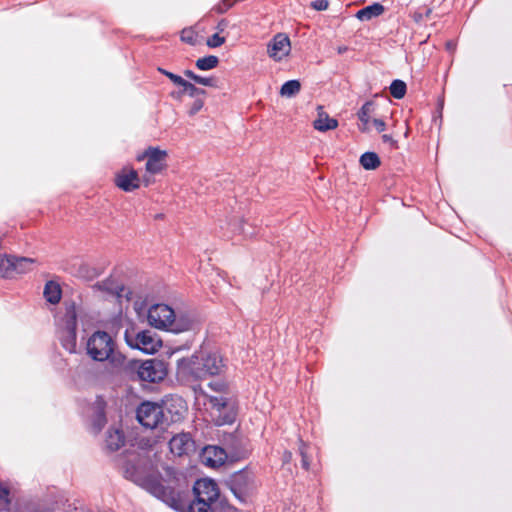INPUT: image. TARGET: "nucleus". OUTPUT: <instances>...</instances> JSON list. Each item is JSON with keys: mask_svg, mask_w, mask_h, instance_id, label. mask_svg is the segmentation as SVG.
<instances>
[{"mask_svg": "<svg viewBox=\"0 0 512 512\" xmlns=\"http://www.w3.org/2000/svg\"><path fill=\"white\" fill-rule=\"evenodd\" d=\"M127 477H130L138 485L163 501L171 508L180 512H214L212 504L219 497V489L212 479H199L193 486L195 499L189 501L186 492L165 486L156 475L143 476L138 467L126 468Z\"/></svg>", "mask_w": 512, "mask_h": 512, "instance_id": "1", "label": "nucleus"}, {"mask_svg": "<svg viewBox=\"0 0 512 512\" xmlns=\"http://www.w3.org/2000/svg\"><path fill=\"white\" fill-rule=\"evenodd\" d=\"M224 369L225 363L218 351L200 349L190 357L178 360L176 376L178 381L191 386L195 392L203 393L200 382L220 375Z\"/></svg>", "mask_w": 512, "mask_h": 512, "instance_id": "2", "label": "nucleus"}, {"mask_svg": "<svg viewBox=\"0 0 512 512\" xmlns=\"http://www.w3.org/2000/svg\"><path fill=\"white\" fill-rule=\"evenodd\" d=\"M148 323L159 330L180 333L189 330L191 322L178 319L174 310L166 304H155L148 310Z\"/></svg>", "mask_w": 512, "mask_h": 512, "instance_id": "3", "label": "nucleus"}, {"mask_svg": "<svg viewBox=\"0 0 512 512\" xmlns=\"http://www.w3.org/2000/svg\"><path fill=\"white\" fill-rule=\"evenodd\" d=\"M64 306L58 321V334L63 348L73 353L77 345V309L74 302H65Z\"/></svg>", "mask_w": 512, "mask_h": 512, "instance_id": "4", "label": "nucleus"}, {"mask_svg": "<svg viewBox=\"0 0 512 512\" xmlns=\"http://www.w3.org/2000/svg\"><path fill=\"white\" fill-rule=\"evenodd\" d=\"M115 349V342L112 337L104 331L94 332L87 340V354L98 362L108 359Z\"/></svg>", "mask_w": 512, "mask_h": 512, "instance_id": "5", "label": "nucleus"}, {"mask_svg": "<svg viewBox=\"0 0 512 512\" xmlns=\"http://www.w3.org/2000/svg\"><path fill=\"white\" fill-rule=\"evenodd\" d=\"M227 485L241 503H246L255 489V478L252 472L241 470L231 475Z\"/></svg>", "mask_w": 512, "mask_h": 512, "instance_id": "6", "label": "nucleus"}, {"mask_svg": "<svg viewBox=\"0 0 512 512\" xmlns=\"http://www.w3.org/2000/svg\"><path fill=\"white\" fill-rule=\"evenodd\" d=\"M137 419L146 428L154 429L167 421L162 405L146 401L137 408Z\"/></svg>", "mask_w": 512, "mask_h": 512, "instance_id": "7", "label": "nucleus"}, {"mask_svg": "<svg viewBox=\"0 0 512 512\" xmlns=\"http://www.w3.org/2000/svg\"><path fill=\"white\" fill-rule=\"evenodd\" d=\"M374 104L368 101L363 104L357 113L360 121L359 130L362 132H370L374 128L377 132H383L386 129V123L382 119L371 117Z\"/></svg>", "mask_w": 512, "mask_h": 512, "instance_id": "8", "label": "nucleus"}, {"mask_svg": "<svg viewBox=\"0 0 512 512\" xmlns=\"http://www.w3.org/2000/svg\"><path fill=\"white\" fill-rule=\"evenodd\" d=\"M138 376L143 381L158 382L166 376V370L161 361L146 360L138 367Z\"/></svg>", "mask_w": 512, "mask_h": 512, "instance_id": "9", "label": "nucleus"}, {"mask_svg": "<svg viewBox=\"0 0 512 512\" xmlns=\"http://www.w3.org/2000/svg\"><path fill=\"white\" fill-rule=\"evenodd\" d=\"M170 452L178 457L189 455L195 450V442L189 433H178L169 441Z\"/></svg>", "mask_w": 512, "mask_h": 512, "instance_id": "10", "label": "nucleus"}, {"mask_svg": "<svg viewBox=\"0 0 512 512\" xmlns=\"http://www.w3.org/2000/svg\"><path fill=\"white\" fill-rule=\"evenodd\" d=\"M129 344L147 354H153L161 347V340L151 331L144 330L137 333L135 343Z\"/></svg>", "mask_w": 512, "mask_h": 512, "instance_id": "11", "label": "nucleus"}, {"mask_svg": "<svg viewBox=\"0 0 512 512\" xmlns=\"http://www.w3.org/2000/svg\"><path fill=\"white\" fill-rule=\"evenodd\" d=\"M115 184L125 192L139 188L140 179L137 171L131 167L122 168L115 176Z\"/></svg>", "mask_w": 512, "mask_h": 512, "instance_id": "12", "label": "nucleus"}, {"mask_svg": "<svg viewBox=\"0 0 512 512\" xmlns=\"http://www.w3.org/2000/svg\"><path fill=\"white\" fill-rule=\"evenodd\" d=\"M147 156L146 171L150 174L160 173L166 166V151L150 147L145 151Z\"/></svg>", "mask_w": 512, "mask_h": 512, "instance_id": "13", "label": "nucleus"}, {"mask_svg": "<svg viewBox=\"0 0 512 512\" xmlns=\"http://www.w3.org/2000/svg\"><path fill=\"white\" fill-rule=\"evenodd\" d=\"M267 52L275 61L282 60L290 52V39L285 34H277L268 45Z\"/></svg>", "mask_w": 512, "mask_h": 512, "instance_id": "14", "label": "nucleus"}, {"mask_svg": "<svg viewBox=\"0 0 512 512\" xmlns=\"http://www.w3.org/2000/svg\"><path fill=\"white\" fill-rule=\"evenodd\" d=\"M38 264L35 258L13 256V278L33 271Z\"/></svg>", "mask_w": 512, "mask_h": 512, "instance_id": "15", "label": "nucleus"}, {"mask_svg": "<svg viewBox=\"0 0 512 512\" xmlns=\"http://www.w3.org/2000/svg\"><path fill=\"white\" fill-rule=\"evenodd\" d=\"M313 126L316 130L325 132L337 128L338 121L330 118L321 107H319L318 118L314 121Z\"/></svg>", "mask_w": 512, "mask_h": 512, "instance_id": "16", "label": "nucleus"}, {"mask_svg": "<svg viewBox=\"0 0 512 512\" xmlns=\"http://www.w3.org/2000/svg\"><path fill=\"white\" fill-rule=\"evenodd\" d=\"M204 458L206 464L210 466H217L224 462L226 454L223 449L218 447H207L204 450Z\"/></svg>", "mask_w": 512, "mask_h": 512, "instance_id": "17", "label": "nucleus"}, {"mask_svg": "<svg viewBox=\"0 0 512 512\" xmlns=\"http://www.w3.org/2000/svg\"><path fill=\"white\" fill-rule=\"evenodd\" d=\"M43 296L47 302L57 304L61 300L62 290L60 285L55 281H48L45 284Z\"/></svg>", "mask_w": 512, "mask_h": 512, "instance_id": "18", "label": "nucleus"}, {"mask_svg": "<svg viewBox=\"0 0 512 512\" xmlns=\"http://www.w3.org/2000/svg\"><path fill=\"white\" fill-rule=\"evenodd\" d=\"M124 444V436L121 430L112 429L107 431L105 446L109 451H116Z\"/></svg>", "mask_w": 512, "mask_h": 512, "instance_id": "19", "label": "nucleus"}, {"mask_svg": "<svg viewBox=\"0 0 512 512\" xmlns=\"http://www.w3.org/2000/svg\"><path fill=\"white\" fill-rule=\"evenodd\" d=\"M384 7L380 3H374L363 9L359 10L356 14V17L360 21H369L374 17L380 16L384 12Z\"/></svg>", "mask_w": 512, "mask_h": 512, "instance_id": "20", "label": "nucleus"}, {"mask_svg": "<svg viewBox=\"0 0 512 512\" xmlns=\"http://www.w3.org/2000/svg\"><path fill=\"white\" fill-rule=\"evenodd\" d=\"M104 406H105V403H104L103 399L97 398L94 403V420H93V426L96 429V431L101 430L102 427L106 423Z\"/></svg>", "mask_w": 512, "mask_h": 512, "instance_id": "21", "label": "nucleus"}, {"mask_svg": "<svg viewBox=\"0 0 512 512\" xmlns=\"http://www.w3.org/2000/svg\"><path fill=\"white\" fill-rule=\"evenodd\" d=\"M13 256L0 254V277L13 278Z\"/></svg>", "mask_w": 512, "mask_h": 512, "instance_id": "22", "label": "nucleus"}, {"mask_svg": "<svg viewBox=\"0 0 512 512\" xmlns=\"http://www.w3.org/2000/svg\"><path fill=\"white\" fill-rule=\"evenodd\" d=\"M361 166L366 170H374L380 166V158L374 152L364 153L359 160Z\"/></svg>", "mask_w": 512, "mask_h": 512, "instance_id": "23", "label": "nucleus"}, {"mask_svg": "<svg viewBox=\"0 0 512 512\" xmlns=\"http://www.w3.org/2000/svg\"><path fill=\"white\" fill-rule=\"evenodd\" d=\"M301 84L298 80H289L285 82L281 89L280 94L283 97H293L300 92Z\"/></svg>", "mask_w": 512, "mask_h": 512, "instance_id": "24", "label": "nucleus"}, {"mask_svg": "<svg viewBox=\"0 0 512 512\" xmlns=\"http://www.w3.org/2000/svg\"><path fill=\"white\" fill-rule=\"evenodd\" d=\"M219 59L217 56L209 55L196 60V67L200 70L207 71L218 66Z\"/></svg>", "mask_w": 512, "mask_h": 512, "instance_id": "25", "label": "nucleus"}, {"mask_svg": "<svg viewBox=\"0 0 512 512\" xmlns=\"http://www.w3.org/2000/svg\"><path fill=\"white\" fill-rule=\"evenodd\" d=\"M107 360L115 371H120L126 368L128 363L127 358L123 354L116 352L115 349Z\"/></svg>", "mask_w": 512, "mask_h": 512, "instance_id": "26", "label": "nucleus"}, {"mask_svg": "<svg viewBox=\"0 0 512 512\" xmlns=\"http://www.w3.org/2000/svg\"><path fill=\"white\" fill-rule=\"evenodd\" d=\"M209 403L211 407L218 412H222L223 410L230 408V402L228 398L224 396L216 397V396H210L209 397Z\"/></svg>", "mask_w": 512, "mask_h": 512, "instance_id": "27", "label": "nucleus"}, {"mask_svg": "<svg viewBox=\"0 0 512 512\" xmlns=\"http://www.w3.org/2000/svg\"><path fill=\"white\" fill-rule=\"evenodd\" d=\"M390 93L396 99H401L406 93V84L402 80H394L390 85Z\"/></svg>", "mask_w": 512, "mask_h": 512, "instance_id": "28", "label": "nucleus"}, {"mask_svg": "<svg viewBox=\"0 0 512 512\" xmlns=\"http://www.w3.org/2000/svg\"><path fill=\"white\" fill-rule=\"evenodd\" d=\"M100 287L111 294H115L118 297H121L123 292V287L119 283H115L113 280L103 281L100 284Z\"/></svg>", "mask_w": 512, "mask_h": 512, "instance_id": "29", "label": "nucleus"}, {"mask_svg": "<svg viewBox=\"0 0 512 512\" xmlns=\"http://www.w3.org/2000/svg\"><path fill=\"white\" fill-rule=\"evenodd\" d=\"M9 489L0 483V511H7L10 505Z\"/></svg>", "mask_w": 512, "mask_h": 512, "instance_id": "30", "label": "nucleus"}, {"mask_svg": "<svg viewBox=\"0 0 512 512\" xmlns=\"http://www.w3.org/2000/svg\"><path fill=\"white\" fill-rule=\"evenodd\" d=\"M229 227L232 234H243L245 236L252 235V233L246 232L242 220L235 219L232 223H229Z\"/></svg>", "mask_w": 512, "mask_h": 512, "instance_id": "31", "label": "nucleus"}, {"mask_svg": "<svg viewBox=\"0 0 512 512\" xmlns=\"http://www.w3.org/2000/svg\"><path fill=\"white\" fill-rule=\"evenodd\" d=\"M183 89L186 93H188L189 96L195 97L198 95H205L206 91L200 88H197L194 84L186 81L183 85Z\"/></svg>", "mask_w": 512, "mask_h": 512, "instance_id": "32", "label": "nucleus"}, {"mask_svg": "<svg viewBox=\"0 0 512 512\" xmlns=\"http://www.w3.org/2000/svg\"><path fill=\"white\" fill-rule=\"evenodd\" d=\"M299 454L301 455V458H302V460H301L302 467L305 470H308L310 467V462H309V458H308V454H307V446L303 441H300Z\"/></svg>", "mask_w": 512, "mask_h": 512, "instance_id": "33", "label": "nucleus"}, {"mask_svg": "<svg viewBox=\"0 0 512 512\" xmlns=\"http://www.w3.org/2000/svg\"><path fill=\"white\" fill-rule=\"evenodd\" d=\"M225 43V38L220 36L219 33L213 34L211 37L207 39V46L210 48H217Z\"/></svg>", "mask_w": 512, "mask_h": 512, "instance_id": "34", "label": "nucleus"}, {"mask_svg": "<svg viewBox=\"0 0 512 512\" xmlns=\"http://www.w3.org/2000/svg\"><path fill=\"white\" fill-rule=\"evenodd\" d=\"M181 40L190 45L196 43V34L192 29H184L181 33Z\"/></svg>", "mask_w": 512, "mask_h": 512, "instance_id": "35", "label": "nucleus"}, {"mask_svg": "<svg viewBox=\"0 0 512 512\" xmlns=\"http://www.w3.org/2000/svg\"><path fill=\"white\" fill-rule=\"evenodd\" d=\"M209 387L220 393H227L228 392V384L223 380H216L209 383Z\"/></svg>", "mask_w": 512, "mask_h": 512, "instance_id": "36", "label": "nucleus"}, {"mask_svg": "<svg viewBox=\"0 0 512 512\" xmlns=\"http://www.w3.org/2000/svg\"><path fill=\"white\" fill-rule=\"evenodd\" d=\"M195 83L207 86V87H217V80L213 77H203L197 75Z\"/></svg>", "mask_w": 512, "mask_h": 512, "instance_id": "37", "label": "nucleus"}, {"mask_svg": "<svg viewBox=\"0 0 512 512\" xmlns=\"http://www.w3.org/2000/svg\"><path fill=\"white\" fill-rule=\"evenodd\" d=\"M238 0H223L221 4L216 7L218 13H225L230 9Z\"/></svg>", "mask_w": 512, "mask_h": 512, "instance_id": "38", "label": "nucleus"}, {"mask_svg": "<svg viewBox=\"0 0 512 512\" xmlns=\"http://www.w3.org/2000/svg\"><path fill=\"white\" fill-rule=\"evenodd\" d=\"M203 105H204L203 100H201V99H196V100L192 103L191 107L189 108V111H188L189 115H190V116H194V115H196V114H197V113H198V112L203 108Z\"/></svg>", "mask_w": 512, "mask_h": 512, "instance_id": "39", "label": "nucleus"}, {"mask_svg": "<svg viewBox=\"0 0 512 512\" xmlns=\"http://www.w3.org/2000/svg\"><path fill=\"white\" fill-rule=\"evenodd\" d=\"M328 0H315L311 3V7L317 11H324L328 8Z\"/></svg>", "mask_w": 512, "mask_h": 512, "instance_id": "40", "label": "nucleus"}, {"mask_svg": "<svg viewBox=\"0 0 512 512\" xmlns=\"http://www.w3.org/2000/svg\"><path fill=\"white\" fill-rule=\"evenodd\" d=\"M166 77H168L175 85L183 87L186 80L183 79L181 76L176 75L174 73H166Z\"/></svg>", "mask_w": 512, "mask_h": 512, "instance_id": "41", "label": "nucleus"}, {"mask_svg": "<svg viewBox=\"0 0 512 512\" xmlns=\"http://www.w3.org/2000/svg\"><path fill=\"white\" fill-rule=\"evenodd\" d=\"M77 374H78V377H80L81 375H84V376H92L93 375V369L92 367H89V366H81L78 368L77 370Z\"/></svg>", "mask_w": 512, "mask_h": 512, "instance_id": "42", "label": "nucleus"}, {"mask_svg": "<svg viewBox=\"0 0 512 512\" xmlns=\"http://www.w3.org/2000/svg\"><path fill=\"white\" fill-rule=\"evenodd\" d=\"M227 27V21L225 19H222L221 21H219V23L217 24V30L219 32H223Z\"/></svg>", "mask_w": 512, "mask_h": 512, "instance_id": "43", "label": "nucleus"}, {"mask_svg": "<svg viewBox=\"0 0 512 512\" xmlns=\"http://www.w3.org/2000/svg\"><path fill=\"white\" fill-rule=\"evenodd\" d=\"M184 75L186 77H188L189 79L193 80L195 82L196 80V77H197V74H195L193 71L191 70H185L184 71Z\"/></svg>", "mask_w": 512, "mask_h": 512, "instance_id": "44", "label": "nucleus"}, {"mask_svg": "<svg viewBox=\"0 0 512 512\" xmlns=\"http://www.w3.org/2000/svg\"><path fill=\"white\" fill-rule=\"evenodd\" d=\"M382 140H383L384 143H389L390 145H393L395 143L393 138L390 135H386V134H384L382 136Z\"/></svg>", "mask_w": 512, "mask_h": 512, "instance_id": "45", "label": "nucleus"}, {"mask_svg": "<svg viewBox=\"0 0 512 512\" xmlns=\"http://www.w3.org/2000/svg\"><path fill=\"white\" fill-rule=\"evenodd\" d=\"M291 458H292V453H291V452H289V451H286V452L284 453V461H285V462H289V461L291 460Z\"/></svg>", "mask_w": 512, "mask_h": 512, "instance_id": "46", "label": "nucleus"}, {"mask_svg": "<svg viewBox=\"0 0 512 512\" xmlns=\"http://www.w3.org/2000/svg\"><path fill=\"white\" fill-rule=\"evenodd\" d=\"M231 421H232V418L230 416H228V417H225L222 421H219L218 424L222 425V424H225V423H228Z\"/></svg>", "mask_w": 512, "mask_h": 512, "instance_id": "47", "label": "nucleus"}, {"mask_svg": "<svg viewBox=\"0 0 512 512\" xmlns=\"http://www.w3.org/2000/svg\"><path fill=\"white\" fill-rule=\"evenodd\" d=\"M144 159H147V156L145 155V152L137 156L138 161H142Z\"/></svg>", "mask_w": 512, "mask_h": 512, "instance_id": "48", "label": "nucleus"}, {"mask_svg": "<svg viewBox=\"0 0 512 512\" xmlns=\"http://www.w3.org/2000/svg\"><path fill=\"white\" fill-rule=\"evenodd\" d=\"M158 71H159L160 73H162L163 75H165V76H166V73H170L169 71H167V70H165V69H162V68H158Z\"/></svg>", "mask_w": 512, "mask_h": 512, "instance_id": "49", "label": "nucleus"}, {"mask_svg": "<svg viewBox=\"0 0 512 512\" xmlns=\"http://www.w3.org/2000/svg\"><path fill=\"white\" fill-rule=\"evenodd\" d=\"M346 50H347V48H346V47H340V48L338 49V52L341 54V53H344Z\"/></svg>", "mask_w": 512, "mask_h": 512, "instance_id": "50", "label": "nucleus"}, {"mask_svg": "<svg viewBox=\"0 0 512 512\" xmlns=\"http://www.w3.org/2000/svg\"><path fill=\"white\" fill-rule=\"evenodd\" d=\"M144 182L146 186L150 184V180L146 177H144Z\"/></svg>", "mask_w": 512, "mask_h": 512, "instance_id": "51", "label": "nucleus"}, {"mask_svg": "<svg viewBox=\"0 0 512 512\" xmlns=\"http://www.w3.org/2000/svg\"><path fill=\"white\" fill-rule=\"evenodd\" d=\"M447 46H448L449 49L452 48V44L451 43H448Z\"/></svg>", "mask_w": 512, "mask_h": 512, "instance_id": "52", "label": "nucleus"}]
</instances>
